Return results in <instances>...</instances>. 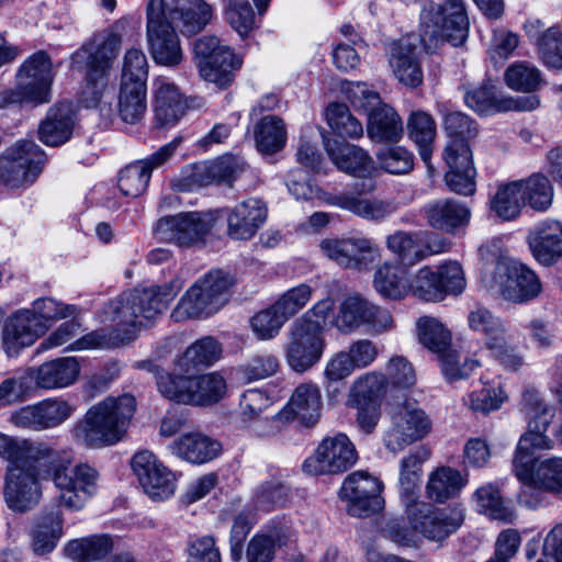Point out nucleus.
Returning a JSON list of instances; mask_svg holds the SVG:
<instances>
[{"mask_svg":"<svg viewBox=\"0 0 562 562\" xmlns=\"http://www.w3.org/2000/svg\"><path fill=\"white\" fill-rule=\"evenodd\" d=\"M46 333L30 310H19L7 316L0 331L1 346L10 358L18 357L21 351L32 346Z\"/></svg>","mask_w":562,"mask_h":562,"instance_id":"25","label":"nucleus"},{"mask_svg":"<svg viewBox=\"0 0 562 562\" xmlns=\"http://www.w3.org/2000/svg\"><path fill=\"white\" fill-rule=\"evenodd\" d=\"M380 168L391 175H407L414 168V154L404 146H390L376 153Z\"/></svg>","mask_w":562,"mask_h":562,"instance_id":"63","label":"nucleus"},{"mask_svg":"<svg viewBox=\"0 0 562 562\" xmlns=\"http://www.w3.org/2000/svg\"><path fill=\"white\" fill-rule=\"evenodd\" d=\"M79 373L80 366L76 358H57L44 362L37 368L35 381L41 389H60L75 383Z\"/></svg>","mask_w":562,"mask_h":562,"instance_id":"44","label":"nucleus"},{"mask_svg":"<svg viewBox=\"0 0 562 562\" xmlns=\"http://www.w3.org/2000/svg\"><path fill=\"white\" fill-rule=\"evenodd\" d=\"M522 192L525 204L536 211H546L553 200V187L549 179L541 173H533L527 179L517 180Z\"/></svg>","mask_w":562,"mask_h":562,"instance_id":"57","label":"nucleus"},{"mask_svg":"<svg viewBox=\"0 0 562 562\" xmlns=\"http://www.w3.org/2000/svg\"><path fill=\"white\" fill-rule=\"evenodd\" d=\"M390 417L391 425L384 432L383 443L391 452L404 450L431 430V420L416 402L405 401L396 405Z\"/></svg>","mask_w":562,"mask_h":562,"instance_id":"17","label":"nucleus"},{"mask_svg":"<svg viewBox=\"0 0 562 562\" xmlns=\"http://www.w3.org/2000/svg\"><path fill=\"white\" fill-rule=\"evenodd\" d=\"M120 45V36L110 34L101 43L88 42L71 54V68L82 75L77 99L82 108L112 111L114 87L110 76Z\"/></svg>","mask_w":562,"mask_h":562,"instance_id":"3","label":"nucleus"},{"mask_svg":"<svg viewBox=\"0 0 562 562\" xmlns=\"http://www.w3.org/2000/svg\"><path fill=\"white\" fill-rule=\"evenodd\" d=\"M148 50L157 65L176 67L182 49L176 27L167 20L165 0H149L146 9Z\"/></svg>","mask_w":562,"mask_h":562,"instance_id":"16","label":"nucleus"},{"mask_svg":"<svg viewBox=\"0 0 562 562\" xmlns=\"http://www.w3.org/2000/svg\"><path fill=\"white\" fill-rule=\"evenodd\" d=\"M468 323L473 331L483 336L486 348L499 341L506 335L504 323L484 307L471 311L468 316Z\"/></svg>","mask_w":562,"mask_h":562,"instance_id":"58","label":"nucleus"},{"mask_svg":"<svg viewBox=\"0 0 562 562\" xmlns=\"http://www.w3.org/2000/svg\"><path fill=\"white\" fill-rule=\"evenodd\" d=\"M193 59L200 76L220 88H227L233 81L234 71L243 66V58L229 46L222 45L215 35H203L195 40Z\"/></svg>","mask_w":562,"mask_h":562,"instance_id":"15","label":"nucleus"},{"mask_svg":"<svg viewBox=\"0 0 562 562\" xmlns=\"http://www.w3.org/2000/svg\"><path fill=\"white\" fill-rule=\"evenodd\" d=\"M429 458V450L417 447L400 461V498L403 507L418 501L423 463Z\"/></svg>","mask_w":562,"mask_h":562,"instance_id":"39","label":"nucleus"},{"mask_svg":"<svg viewBox=\"0 0 562 562\" xmlns=\"http://www.w3.org/2000/svg\"><path fill=\"white\" fill-rule=\"evenodd\" d=\"M408 525L419 532L420 538L442 543L456 533L464 521L461 507H436L423 501L408 503L404 507Z\"/></svg>","mask_w":562,"mask_h":562,"instance_id":"12","label":"nucleus"},{"mask_svg":"<svg viewBox=\"0 0 562 562\" xmlns=\"http://www.w3.org/2000/svg\"><path fill=\"white\" fill-rule=\"evenodd\" d=\"M235 156L226 154L212 161L194 164L187 178L179 180L176 188L179 191H191L194 187H209L211 184L232 186L240 173Z\"/></svg>","mask_w":562,"mask_h":562,"instance_id":"29","label":"nucleus"},{"mask_svg":"<svg viewBox=\"0 0 562 562\" xmlns=\"http://www.w3.org/2000/svg\"><path fill=\"white\" fill-rule=\"evenodd\" d=\"M186 562H222L216 538L212 535L190 536L186 544Z\"/></svg>","mask_w":562,"mask_h":562,"instance_id":"64","label":"nucleus"},{"mask_svg":"<svg viewBox=\"0 0 562 562\" xmlns=\"http://www.w3.org/2000/svg\"><path fill=\"white\" fill-rule=\"evenodd\" d=\"M131 467L144 492L155 501H164L175 494L176 475L157 457L148 451L136 452Z\"/></svg>","mask_w":562,"mask_h":562,"instance_id":"22","label":"nucleus"},{"mask_svg":"<svg viewBox=\"0 0 562 562\" xmlns=\"http://www.w3.org/2000/svg\"><path fill=\"white\" fill-rule=\"evenodd\" d=\"M237 283L235 274L211 269L191 284L172 310L175 322L205 319L220 312L231 300Z\"/></svg>","mask_w":562,"mask_h":562,"instance_id":"6","label":"nucleus"},{"mask_svg":"<svg viewBox=\"0 0 562 562\" xmlns=\"http://www.w3.org/2000/svg\"><path fill=\"white\" fill-rule=\"evenodd\" d=\"M319 249L339 267L357 271L369 270L381 258L379 246L367 237L326 238Z\"/></svg>","mask_w":562,"mask_h":562,"instance_id":"19","label":"nucleus"},{"mask_svg":"<svg viewBox=\"0 0 562 562\" xmlns=\"http://www.w3.org/2000/svg\"><path fill=\"white\" fill-rule=\"evenodd\" d=\"M333 203L372 222H382L397 210V206L392 201L367 199L348 194L335 198Z\"/></svg>","mask_w":562,"mask_h":562,"instance_id":"51","label":"nucleus"},{"mask_svg":"<svg viewBox=\"0 0 562 562\" xmlns=\"http://www.w3.org/2000/svg\"><path fill=\"white\" fill-rule=\"evenodd\" d=\"M469 32V19L463 0H445L442 4L429 2L420 13V42L427 52L440 44L462 45Z\"/></svg>","mask_w":562,"mask_h":562,"instance_id":"7","label":"nucleus"},{"mask_svg":"<svg viewBox=\"0 0 562 562\" xmlns=\"http://www.w3.org/2000/svg\"><path fill=\"white\" fill-rule=\"evenodd\" d=\"M167 20L186 36L200 33L211 21L213 11L203 0L165 2Z\"/></svg>","mask_w":562,"mask_h":562,"instance_id":"33","label":"nucleus"},{"mask_svg":"<svg viewBox=\"0 0 562 562\" xmlns=\"http://www.w3.org/2000/svg\"><path fill=\"white\" fill-rule=\"evenodd\" d=\"M166 379L161 382V396L177 404L211 407L220 403L227 392L226 380L218 372L187 373Z\"/></svg>","mask_w":562,"mask_h":562,"instance_id":"10","label":"nucleus"},{"mask_svg":"<svg viewBox=\"0 0 562 562\" xmlns=\"http://www.w3.org/2000/svg\"><path fill=\"white\" fill-rule=\"evenodd\" d=\"M333 325L344 335L366 328L373 336L389 331L395 326L390 311L359 294L344 299L334 317Z\"/></svg>","mask_w":562,"mask_h":562,"instance_id":"13","label":"nucleus"},{"mask_svg":"<svg viewBox=\"0 0 562 562\" xmlns=\"http://www.w3.org/2000/svg\"><path fill=\"white\" fill-rule=\"evenodd\" d=\"M468 480L460 471L450 467H440L430 473L426 493L429 499L443 503L456 497L465 486Z\"/></svg>","mask_w":562,"mask_h":562,"instance_id":"50","label":"nucleus"},{"mask_svg":"<svg viewBox=\"0 0 562 562\" xmlns=\"http://www.w3.org/2000/svg\"><path fill=\"white\" fill-rule=\"evenodd\" d=\"M334 311V301L325 297L295 318L286 329L282 345L288 367L295 373L312 370L326 350L325 327Z\"/></svg>","mask_w":562,"mask_h":562,"instance_id":"4","label":"nucleus"},{"mask_svg":"<svg viewBox=\"0 0 562 562\" xmlns=\"http://www.w3.org/2000/svg\"><path fill=\"white\" fill-rule=\"evenodd\" d=\"M504 79L506 85L513 90L532 92L541 83V74L532 64L517 61L506 69Z\"/></svg>","mask_w":562,"mask_h":562,"instance_id":"62","label":"nucleus"},{"mask_svg":"<svg viewBox=\"0 0 562 562\" xmlns=\"http://www.w3.org/2000/svg\"><path fill=\"white\" fill-rule=\"evenodd\" d=\"M417 331L420 344L431 352L438 355L442 373L450 382L465 379L480 366L474 359H464L451 349V334L445 325L430 316H423L417 322Z\"/></svg>","mask_w":562,"mask_h":562,"instance_id":"14","label":"nucleus"},{"mask_svg":"<svg viewBox=\"0 0 562 562\" xmlns=\"http://www.w3.org/2000/svg\"><path fill=\"white\" fill-rule=\"evenodd\" d=\"M74 407L65 400L46 398L13 412L10 423L18 428L43 431L60 426L74 413Z\"/></svg>","mask_w":562,"mask_h":562,"instance_id":"24","label":"nucleus"},{"mask_svg":"<svg viewBox=\"0 0 562 562\" xmlns=\"http://www.w3.org/2000/svg\"><path fill=\"white\" fill-rule=\"evenodd\" d=\"M286 142V131L281 119L268 115L260 120L255 128V143L257 150L262 155H272L280 151Z\"/></svg>","mask_w":562,"mask_h":562,"instance_id":"53","label":"nucleus"},{"mask_svg":"<svg viewBox=\"0 0 562 562\" xmlns=\"http://www.w3.org/2000/svg\"><path fill=\"white\" fill-rule=\"evenodd\" d=\"M147 110V85L120 81L117 113L127 124H137Z\"/></svg>","mask_w":562,"mask_h":562,"instance_id":"48","label":"nucleus"},{"mask_svg":"<svg viewBox=\"0 0 562 562\" xmlns=\"http://www.w3.org/2000/svg\"><path fill=\"white\" fill-rule=\"evenodd\" d=\"M56 72L53 69V60L45 49H40L30 55L18 68L15 78L31 79L25 82L32 90L42 97L46 103L52 100V87Z\"/></svg>","mask_w":562,"mask_h":562,"instance_id":"35","label":"nucleus"},{"mask_svg":"<svg viewBox=\"0 0 562 562\" xmlns=\"http://www.w3.org/2000/svg\"><path fill=\"white\" fill-rule=\"evenodd\" d=\"M135 412L136 398L133 395L108 396L91 406L76 423L72 436L91 449L114 446L126 436Z\"/></svg>","mask_w":562,"mask_h":562,"instance_id":"5","label":"nucleus"},{"mask_svg":"<svg viewBox=\"0 0 562 562\" xmlns=\"http://www.w3.org/2000/svg\"><path fill=\"white\" fill-rule=\"evenodd\" d=\"M178 293L172 282L149 288H135L123 293L110 303L111 324L87 335L83 340L90 347L103 345H124L133 341L139 327L140 318L154 319L164 313Z\"/></svg>","mask_w":562,"mask_h":562,"instance_id":"2","label":"nucleus"},{"mask_svg":"<svg viewBox=\"0 0 562 562\" xmlns=\"http://www.w3.org/2000/svg\"><path fill=\"white\" fill-rule=\"evenodd\" d=\"M520 182L512 181L498 187L495 195L491 199V210L502 220L510 221L516 218L525 205Z\"/></svg>","mask_w":562,"mask_h":562,"instance_id":"54","label":"nucleus"},{"mask_svg":"<svg viewBox=\"0 0 562 562\" xmlns=\"http://www.w3.org/2000/svg\"><path fill=\"white\" fill-rule=\"evenodd\" d=\"M424 212L431 227L448 233L465 225L470 218V210L453 199L431 201L424 206Z\"/></svg>","mask_w":562,"mask_h":562,"instance_id":"41","label":"nucleus"},{"mask_svg":"<svg viewBox=\"0 0 562 562\" xmlns=\"http://www.w3.org/2000/svg\"><path fill=\"white\" fill-rule=\"evenodd\" d=\"M527 244L536 261L546 267L554 265L562 258V223L547 220L536 224Z\"/></svg>","mask_w":562,"mask_h":562,"instance_id":"31","label":"nucleus"},{"mask_svg":"<svg viewBox=\"0 0 562 562\" xmlns=\"http://www.w3.org/2000/svg\"><path fill=\"white\" fill-rule=\"evenodd\" d=\"M474 498L480 510L488 517L505 522H512L515 519L513 508L502 497L497 485L487 483L479 487L474 493Z\"/></svg>","mask_w":562,"mask_h":562,"instance_id":"55","label":"nucleus"},{"mask_svg":"<svg viewBox=\"0 0 562 562\" xmlns=\"http://www.w3.org/2000/svg\"><path fill=\"white\" fill-rule=\"evenodd\" d=\"M493 281L505 300L524 303L536 299L542 291V284L533 270L519 262H498Z\"/></svg>","mask_w":562,"mask_h":562,"instance_id":"21","label":"nucleus"},{"mask_svg":"<svg viewBox=\"0 0 562 562\" xmlns=\"http://www.w3.org/2000/svg\"><path fill=\"white\" fill-rule=\"evenodd\" d=\"M222 344L205 336L191 344L178 360L184 373L198 372L214 364L222 356Z\"/></svg>","mask_w":562,"mask_h":562,"instance_id":"46","label":"nucleus"},{"mask_svg":"<svg viewBox=\"0 0 562 562\" xmlns=\"http://www.w3.org/2000/svg\"><path fill=\"white\" fill-rule=\"evenodd\" d=\"M78 110L72 100L64 99L48 108L37 128L38 139L46 146L59 147L74 135Z\"/></svg>","mask_w":562,"mask_h":562,"instance_id":"26","label":"nucleus"},{"mask_svg":"<svg viewBox=\"0 0 562 562\" xmlns=\"http://www.w3.org/2000/svg\"><path fill=\"white\" fill-rule=\"evenodd\" d=\"M0 458L12 464L4 482L8 507L25 513L42 498L41 477L60 492L57 503L79 510L98 490L99 472L87 462L75 463V451L44 440L12 437L0 432Z\"/></svg>","mask_w":562,"mask_h":562,"instance_id":"1","label":"nucleus"},{"mask_svg":"<svg viewBox=\"0 0 562 562\" xmlns=\"http://www.w3.org/2000/svg\"><path fill=\"white\" fill-rule=\"evenodd\" d=\"M386 376L376 371L357 376L348 393L347 404L381 403L386 392Z\"/></svg>","mask_w":562,"mask_h":562,"instance_id":"52","label":"nucleus"},{"mask_svg":"<svg viewBox=\"0 0 562 562\" xmlns=\"http://www.w3.org/2000/svg\"><path fill=\"white\" fill-rule=\"evenodd\" d=\"M436 123L432 116L422 110L411 113L407 120L408 137L418 148L422 160L427 166L428 172L434 173L431 165L432 143L436 137Z\"/></svg>","mask_w":562,"mask_h":562,"instance_id":"45","label":"nucleus"},{"mask_svg":"<svg viewBox=\"0 0 562 562\" xmlns=\"http://www.w3.org/2000/svg\"><path fill=\"white\" fill-rule=\"evenodd\" d=\"M322 409L319 387L312 382L300 384L293 392L288 405L267 423H286L294 417L312 425L316 423Z\"/></svg>","mask_w":562,"mask_h":562,"instance_id":"32","label":"nucleus"},{"mask_svg":"<svg viewBox=\"0 0 562 562\" xmlns=\"http://www.w3.org/2000/svg\"><path fill=\"white\" fill-rule=\"evenodd\" d=\"M169 448L175 456L198 465L213 461L223 450L218 440L202 432L183 434Z\"/></svg>","mask_w":562,"mask_h":562,"instance_id":"36","label":"nucleus"},{"mask_svg":"<svg viewBox=\"0 0 562 562\" xmlns=\"http://www.w3.org/2000/svg\"><path fill=\"white\" fill-rule=\"evenodd\" d=\"M314 289L307 283H300L288 289L273 302L274 307L288 322L307 306Z\"/></svg>","mask_w":562,"mask_h":562,"instance_id":"61","label":"nucleus"},{"mask_svg":"<svg viewBox=\"0 0 562 562\" xmlns=\"http://www.w3.org/2000/svg\"><path fill=\"white\" fill-rule=\"evenodd\" d=\"M63 505L44 509L30 530V543L35 555L43 557L53 552L64 536Z\"/></svg>","mask_w":562,"mask_h":562,"instance_id":"34","label":"nucleus"},{"mask_svg":"<svg viewBox=\"0 0 562 562\" xmlns=\"http://www.w3.org/2000/svg\"><path fill=\"white\" fill-rule=\"evenodd\" d=\"M386 248L401 263L414 266L432 254L420 232L395 231L386 236Z\"/></svg>","mask_w":562,"mask_h":562,"instance_id":"42","label":"nucleus"},{"mask_svg":"<svg viewBox=\"0 0 562 562\" xmlns=\"http://www.w3.org/2000/svg\"><path fill=\"white\" fill-rule=\"evenodd\" d=\"M533 487L552 495L562 494V458H546L535 469Z\"/></svg>","mask_w":562,"mask_h":562,"instance_id":"60","label":"nucleus"},{"mask_svg":"<svg viewBox=\"0 0 562 562\" xmlns=\"http://www.w3.org/2000/svg\"><path fill=\"white\" fill-rule=\"evenodd\" d=\"M190 105L175 83L161 82L155 91L154 111L160 126L176 124Z\"/></svg>","mask_w":562,"mask_h":562,"instance_id":"43","label":"nucleus"},{"mask_svg":"<svg viewBox=\"0 0 562 562\" xmlns=\"http://www.w3.org/2000/svg\"><path fill=\"white\" fill-rule=\"evenodd\" d=\"M443 160L448 167L445 180L449 189L458 194L471 195L475 192V168L469 144L449 142L443 149Z\"/></svg>","mask_w":562,"mask_h":562,"instance_id":"28","label":"nucleus"},{"mask_svg":"<svg viewBox=\"0 0 562 562\" xmlns=\"http://www.w3.org/2000/svg\"><path fill=\"white\" fill-rule=\"evenodd\" d=\"M356 461L357 452L352 442L345 434H337L322 440L314 454L304 461L303 470L312 475L341 473Z\"/></svg>","mask_w":562,"mask_h":562,"instance_id":"20","label":"nucleus"},{"mask_svg":"<svg viewBox=\"0 0 562 562\" xmlns=\"http://www.w3.org/2000/svg\"><path fill=\"white\" fill-rule=\"evenodd\" d=\"M382 491L383 483L378 477L356 471L345 479L340 497L347 502V513L350 516L364 518L384 508Z\"/></svg>","mask_w":562,"mask_h":562,"instance_id":"18","label":"nucleus"},{"mask_svg":"<svg viewBox=\"0 0 562 562\" xmlns=\"http://www.w3.org/2000/svg\"><path fill=\"white\" fill-rule=\"evenodd\" d=\"M326 121L331 131L340 137L359 138L363 135V126L347 105L330 103L326 109Z\"/></svg>","mask_w":562,"mask_h":562,"instance_id":"59","label":"nucleus"},{"mask_svg":"<svg viewBox=\"0 0 562 562\" xmlns=\"http://www.w3.org/2000/svg\"><path fill=\"white\" fill-rule=\"evenodd\" d=\"M113 539L109 535H91L69 540L63 548L65 557L75 562H92L106 558L113 550Z\"/></svg>","mask_w":562,"mask_h":562,"instance_id":"47","label":"nucleus"},{"mask_svg":"<svg viewBox=\"0 0 562 562\" xmlns=\"http://www.w3.org/2000/svg\"><path fill=\"white\" fill-rule=\"evenodd\" d=\"M221 214L216 211L180 212L160 217L153 233L160 243L173 244L181 248L204 246L207 236L218 232Z\"/></svg>","mask_w":562,"mask_h":562,"instance_id":"8","label":"nucleus"},{"mask_svg":"<svg viewBox=\"0 0 562 562\" xmlns=\"http://www.w3.org/2000/svg\"><path fill=\"white\" fill-rule=\"evenodd\" d=\"M522 408L528 417V428L548 430L552 423L555 408L544 402L533 389H526L522 393Z\"/></svg>","mask_w":562,"mask_h":562,"instance_id":"56","label":"nucleus"},{"mask_svg":"<svg viewBox=\"0 0 562 562\" xmlns=\"http://www.w3.org/2000/svg\"><path fill=\"white\" fill-rule=\"evenodd\" d=\"M292 527L284 519L272 520L248 543V562H271L276 548L286 546L293 538Z\"/></svg>","mask_w":562,"mask_h":562,"instance_id":"37","label":"nucleus"},{"mask_svg":"<svg viewBox=\"0 0 562 562\" xmlns=\"http://www.w3.org/2000/svg\"><path fill=\"white\" fill-rule=\"evenodd\" d=\"M464 102L473 111L480 114L508 111H532L540 105L539 97L528 94L521 97H497L495 88L488 82L480 87L467 90Z\"/></svg>","mask_w":562,"mask_h":562,"instance_id":"27","label":"nucleus"},{"mask_svg":"<svg viewBox=\"0 0 562 562\" xmlns=\"http://www.w3.org/2000/svg\"><path fill=\"white\" fill-rule=\"evenodd\" d=\"M348 99L356 109L368 115L367 134L376 143H397L404 133L403 121L396 111L382 103L378 92L363 82L352 83L347 90Z\"/></svg>","mask_w":562,"mask_h":562,"instance_id":"9","label":"nucleus"},{"mask_svg":"<svg viewBox=\"0 0 562 562\" xmlns=\"http://www.w3.org/2000/svg\"><path fill=\"white\" fill-rule=\"evenodd\" d=\"M179 143L180 140L173 139L147 158L133 161L122 168L117 177V187L121 193L128 198L142 195L147 190L153 171L171 158Z\"/></svg>","mask_w":562,"mask_h":562,"instance_id":"23","label":"nucleus"},{"mask_svg":"<svg viewBox=\"0 0 562 562\" xmlns=\"http://www.w3.org/2000/svg\"><path fill=\"white\" fill-rule=\"evenodd\" d=\"M373 288L384 299L398 301L409 293V281L398 263L385 261L373 274Z\"/></svg>","mask_w":562,"mask_h":562,"instance_id":"49","label":"nucleus"},{"mask_svg":"<svg viewBox=\"0 0 562 562\" xmlns=\"http://www.w3.org/2000/svg\"><path fill=\"white\" fill-rule=\"evenodd\" d=\"M326 150L336 167L356 177H366L373 170V159L359 146L340 143L326 142Z\"/></svg>","mask_w":562,"mask_h":562,"instance_id":"40","label":"nucleus"},{"mask_svg":"<svg viewBox=\"0 0 562 562\" xmlns=\"http://www.w3.org/2000/svg\"><path fill=\"white\" fill-rule=\"evenodd\" d=\"M540 20L525 23V32L530 42L536 45L542 63L552 69H562V31L559 26L543 29Z\"/></svg>","mask_w":562,"mask_h":562,"instance_id":"38","label":"nucleus"},{"mask_svg":"<svg viewBox=\"0 0 562 562\" xmlns=\"http://www.w3.org/2000/svg\"><path fill=\"white\" fill-rule=\"evenodd\" d=\"M47 155L33 140L21 139L0 155V184L18 189L30 187L42 173Z\"/></svg>","mask_w":562,"mask_h":562,"instance_id":"11","label":"nucleus"},{"mask_svg":"<svg viewBox=\"0 0 562 562\" xmlns=\"http://www.w3.org/2000/svg\"><path fill=\"white\" fill-rule=\"evenodd\" d=\"M387 60L394 77L408 88H417L424 81L420 54L409 37L393 42L387 50Z\"/></svg>","mask_w":562,"mask_h":562,"instance_id":"30","label":"nucleus"}]
</instances>
